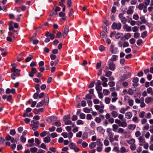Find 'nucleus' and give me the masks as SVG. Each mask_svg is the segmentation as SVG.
<instances>
[{
  "mask_svg": "<svg viewBox=\"0 0 153 153\" xmlns=\"http://www.w3.org/2000/svg\"><path fill=\"white\" fill-rule=\"evenodd\" d=\"M108 65L109 67V69L112 71H114L115 69V64L111 61H108Z\"/></svg>",
  "mask_w": 153,
  "mask_h": 153,
  "instance_id": "nucleus-5",
  "label": "nucleus"
},
{
  "mask_svg": "<svg viewBox=\"0 0 153 153\" xmlns=\"http://www.w3.org/2000/svg\"><path fill=\"white\" fill-rule=\"evenodd\" d=\"M121 26V24L120 23H117L116 22H114L112 25V27L114 30H119L120 29Z\"/></svg>",
  "mask_w": 153,
  "mask_h": 153,
  "instance_id": "nucleus-2",
  "label": "nucleus"
},
{
  "mask_svg": "<svg viewBox=\"0 0 153 153\" xmlns=\"http://www.w3.org/2000/svg\"><path fill=\"white\" fill-rule=\"evenodd\" d=\"M125 77V78L127 79L128 78L130 77L131 75V73L127 72L126 74L123 75Z\"/></svg>",
  "mask_w": 153,
  "mask_h": 153,
  "instance_id": "nucleus-28",
  "label": "nucleus"
},
{
  "mask_svg": "<svg viewBox=\"0 0 153 153\" xmlns=\"http://www.w3.org/2000/svg\"><path fill=\"white\" fill-rule=\"evenodd\" d=\"M127 142L129 144H130L131 145L135 143V140L134 139L131 138L129 140H127Z\"/></svg>",
  "mask_w": 153,
  "mask_h": 153,
  "instance_id": "nucleus-18",
  "label": "nucleus"
},
{
  "mask_svg": "<svg viewBox=\"0 0 153 153\" xmlns=\"http://www.w3.org/2000/svg\"><path fill=\"white\" fill-rule=\"evenodd\" d=\"M140 19H141V22L142 24H145L146 22V20L145 17L144 16H141L140 17Z\"/></svg>",
  "mask_w": 153,
  "mask_h": 153,
  "instance_id": "nucleus-40",
  "label": "nucleus"
},
{
  "mask_svg": "<svg viewBox=\"0 0 153 153\" xmlns=\"http://www.w3.org/2000/svg\"><path fill=\"white\" fill-rule=\"evenodd\" d=\"M110 51L112 53L116 54L118 52V48L115 47L113 45H111L110 48Z\"/></svg>",
  "mask_w": 153,
  "mask_h": 153,
  "instance_id": "nucleus-4",
  "label": "nucleus"
},
{
  "mask_svg": "<svg viewBox=\"0 0 153 153\" xmlns=\"http://www.w3.org/2000/svg\"><path fill=\"white\" fill-rule=\"evenodd\" d=\"M103 93L105 95H108L109 94L110 92L108 90L105 89L103 90Z\"/></svg>",
  "mask_w": 153,
  "mask_h": 153,
  "instance_id": "nucleus-50",
  "label": "nucleus"
},
{
  "mask_svg": "<svg viewBox=\"0 0 153 153\" xmlns=\"http://www.w3.org/2000/svg\"><path fill=\"white\" fill-rule=\"evenodd\" d=\"M136 127V126L134 124H130L128 126V128L129 129L134 130Z\"/></svg>",
  "mask_w": 153,
  "mask_h": 153,
  "instance_id": "nucleus-22",
  "label": "nucleus"
},
{
  "mask_svg": "<svg viewBox=\"0 0 153 153\" xmlns=\"http://www.w3.org/2000/svg\"><path fill=\"white\" fill-rule=\"evenodd\" d=\"M123 28L126 30L127 32H130L131 31V27L130 26H128L127 24H124L123 26Z\"/></svg>",
  "mask_w": 153,
  "mask_h": 153,
  "instance_id": "nucleus-8",
  "label": "nucleus"
},
{
  "mask_svg": "<svg viewBox=\"0 0 153 153\" xmlns=\"http://www.w3.org/2000/svg\"><path fill=\"white\" fill-rule=\"evenodd\" d=\"M145 112L144 111H142L140 113L139 116L140 118H143L145 115Z\"/></svg>",
  "mask_w": 153,
  "mask_h": 153,
  "instance_id": "nucleus-56",
  "label": "nucleus"
},
{
  "mask_svg": "<svg viewBox=\"0 0 153 153\" xmlns=\"http://www.w3.org/2000/svg\"><path fill=\"white\" fill-rule=\"evenodd\" d=\"M37 72V71L36 68H31V71L29 73V75L30 77H33L34 74L36 73Z\"/></svg>",
  "mask_w": 153,
  "mask_h": 153,
  "instance_id": "nucleus-7",
  "label": "nucleus"
},
{
  "mask_svg": "<svg viewBox=\"0 0 153 153\" xmlns=\"http://www.w3.org/2000/svg\"><path fill=\"white\" fill-rule=\"evenodd\" d=\"M108 136L109 138V140L110 142H112L114 140L113 134L112 133H109L108 134Z\"/></svg>",
  "mask_w": 153,
  "mask_h": 153,
  "instance_id": "nucleus-20",
  "label": "nucleus"
},
{
  "mask_svg": "<svg viewBox=\"0 0 153 153\" xmlns=\"http://www.w3.org/2000/svg\"><path fill=\"white\" fill-rule=\"evenodd\" d=\"M38 149L36 147L31 148L30 149V151L31 153H35L36 152Z\"/></svg>",
  "mask_w": 153,
  "mask_h": 153,
  "instance_id": "nucleus-31",
  "label": "nucleus"
},
{
  "mask_svg": "<svg viewBox=\"0 0 153 153\" xmlns=\"http://www.w3.org/2000/svg\"><path fill=\"white\" fill-rule=\"evenodd\" d=\"M53 125H55L57 127L60 126H61V124L60 123V121H58L57 122L54 123L53 124Z\"/></svg>",
  "mask_w": 153,
  "mask_h": 153,
  "instance_id": "nucleus-44",
  "label": "nucleus"
},
{
  "mask_svg": "<svg viewBox=\"0 0 153 153\" xmlns=\"http://www.w3.org/2000/svg\"><path fill=\"white\" fill-rule=\"evenodd\" d=\"M23 116L24 117H32L33 116V115L31 113H30L29 114H28L27 113H25L23 114Z\"/></svg>",
  "mask_w": 153,
  "mask_h": 153,
  "instance_id": "nucleus-41",
  "label": "nucleus"
},
{
  "mask_svg": "<svg viewBox=\"0 0 153 153\" xmlns=\"http://www.w3.org/2000/svg\"><path fill=\"white\" fill-rule=\"evenodd\" d=\"M112 117L113 118H116L118 115V114L117 111H112L111 113Z\"/></svg>",
  "mask_w": 153,
  "mask_h": 153,
  "instance_id": "nucleus-16",
  "label": "nucleus"
},
{
  "mask_svg": "<svg viewBox=\"0 0 153 153\" xmlns=\"http://www.w3.org/2000/svg\"><path fill=\"white\" fill-rule=\"evenodd\" d=\"M47 133V131H44L40 133V135L42 137H43L45 136Z\"/></svg>",
  "mask_w": 153,
  "mask_h": 153,
  "instance_id": "nucleus-61",
  "label": "nucleus"
},
{
  "mask_svg": "<svg viewBox=\"0 0 153 153\" xmlns=\"http://www.w3.org/2000/svg\"><path fill=\"white\" fill-rule=\"evenodd\" d=\"M64 121L65 122V125H71L72 123V121L70 120H68Z\"/></svg>",
  "mask_w": 153,
  "mask_h": 153,
  "instance_id": "nucleus-60",
  "label": "nucleus"
},
{
  "mask_svg": "<svg viewBox=\"0 0 153 153\" xmlns=\"http://www.w3.org/2000/svg\"><path fill=\"white\" fill-rule=\"evenodd\" d=\"M92 98V97L89 94H88L85 95V98H83L84 100L91 99Z\"/></svg>",
  "mask_w": 153,
  "mask_h": 153,
  "instance_id": "nucleus-46",
  "label": "nucleus"
},
{
  "mask_svg": "<svg viewBox=\"0 0 153 153\" xmlns=\"http://www.w3.org/2000/svg\"><path fill=\"white\" fill-rule=\"evenodd\" d=\"M134 8L133 6H130L128 7V9L126 11V13L128 14H132L134 12L133 9Z\"/></svg>",
  "mask_w": 153,
  "mask_h": 153,
  "instance_id": "nucleus-9",
  "label": "nucleus"
},
{
  "mask_svg": "<svg viewBox=\"0 0 153 153\" xmlns=\"http://www.w3.org/2000/svg\"><path fill=\"white\" fill-rule=\"evenodd\" d=\"M96 146V143L95 142H92L89 145V147L91 149L94 148Z\"/></svg>",
  "mask_w": 153,
  "mask_h": 153,
  "instance_id": "nucleus-26",
  "label": "nucleus"
},
{
  "mask_svg": "<svg viewBox=\"0 0 153 153\" xmlns=\"http://www.w3.org/2000/svg\"><path fill=\"white\" fill-rule=\"evenodd\" d=\"M20 140L22 142L24 143L26 141V139L24 136L22 135L20 138Z\"/></svg>",
  "mask_w": 153,
  "mask_h": 153,
  "instance_id": "nucleus-54",
  "label": "nucleus"
},
{
  "mask_svg": "<svg viewBox=\"0 0 153 153\" xmlns=\"http://www.w3.org/2000/svg\"><path fill=\"white\" fill-rule=\"evenodd\" d=\"M88 137V134L86 132H84L82 134V139L83 140H85Z\"/></svg>",
  "mask_w": 153,
  "mask_h": 153,
  "instance_id": "nucleus-35",
  "label": "nucleus"
},
{
  "mask_svg": "<svg viewBox=\"0 0 153 153\" xmlns=\"http://www.w3.org/2000/svg\"><path fill=\"white\" fill-rule=\"evenodd\" d=\"M117 132L121 134H123L124 133V130L123 128H119L118 129V131Z\"/></svg>",
  "mask_w": 153,
  "mask_h": 153,
  "instance_id": "nucleus-64",
  "label": "nucleus"
},
{
  "mask_svg": "<svg viewBox=\"0 0 153 153\" xmlns=\"http://www.w3.org/2000/svg\"><path fill=\"white\" fill-rule=\"evenodd\" d=\"M104 144L105 146H108L109 145V143L107 140H104Z\"/></svg>",
  "mask_w": 153,
  "mask_h": 153,
  "instance_id": "nucleus-55",
  "label": "nucleus"
},
{
  "mask_svg": "<svg viewBox=\"0 0 153 153\" xmlns=\"http://www.w3.org/2000/svg\"><path fill=\"white\" fill-rule=\"evenodd\" d=\"M43 141L46 143H48L51 141V139L49 137L47 136L43 139Z\"/></svg>",
  "mask_w": 153,
  "mask_h": 153,
  "instance_id": "nucleus-23",
  "label": "nucleus"
},
{
  "mask_svg": "<svg viewBox=\"0 0 153 153\" xmlns=\"http://www.w3.org/2000/svg\"><path fill=\"white\" fill-rule=\"evenodd\" d=\"M131 34L130 33H128L125 35L124 37L126 39H128L131 37Z\"/></svg>",
  "mask_w": 153,
  "mask_h": 153,
  "instance_id": "nucleus-49",
  "label": "nucleus"
},
{
  "mask_svg": "<svg viewBox=\"0 0 153 153\" xmlns=\"http://www.w3.org/2000/svg\"><path fill=\"white\" fill-rule=\"evenodd\" d=\"M95 121L97 123H100L101 122V119L99 117H96L95 119Z\"/></svg>",
  "mask_w": 153,
  "mask_h": 153,
  "instance_id": "nucleus-63",
  "label": "nucleus"
},
{
  "mask_svg": "<svg viewBox=\"0 0 153 153\" xmlns=\"http://www.w3.org/2000/svg\"><path fill=\"white\" fill-rule=\"evenodd\" d=\"M132 116V113L131 112H127L125 114V118L127 119H130Z\"/></svg>",
  "mask_w": 153,
  "mask_h": 153,
  "instance_id": "nucleus-11",
  "label": "nucleus"
},
{
  "mask_svg": "<svg viewBox=\"0 0 153 153\" xmlns=\"http://www.w3.org/2000/svg\"><path fill=\"white\" fill-rule=\"evenodd\" d=\"M39 122L36 120H32L31 121V126H32V128L33 130L35 131L38 128L39 126Z\"/></svg>",
  "mask_w": 153,
  "mask_h": 153,
  "instance_id": "nucleus-1",
  "label": "nucleus"
},
{
  "mask_svg": "<svg viewBox=\"0 0 153 153\" xmlns=\"http://www.w3.org/2000/svg\"><path fill=\"white\" fill-rule=\"evenodd\" d=\"M79 117L80 119H84L85 117V115L83 113H80L79 114Z\"/></svg>",
  "mask_w": 153,
  "mask_h": 153,
  "instance_id": "nucleus-48",
  "label": "nucleus"
},
{
  "mask_svg": "<svg viewBox=\"0 0 153 153\" xmlns=\"http://www.w3.org/2000/svg\"><path fill=\"white\" fill-rule=\"evenodd\" d=\"M44 104V101H41L40 102H38L36 105L37 107H39L42 106Z\"/></svg>",
  "mask_w": 153,
  "mask_h": 153,
  "instance_id": "nucleus-47",
  "label": "nucleus"
},
{
  "mask_svg": "<svg viewBox=\"0 0 153 153\" xmlns=\"http://www.w3.org/2000/svg\"><path fill=\"white\" fill-rule=\"evenodd\" d=\"M96 89L98 91V92L101 91L102 90V87L99 85H96Z\"/></svg>",
  "mask_w": 153,
  "mask_h": 153,
  "instance_id": "nucleus-37",
  "label": "nucleus"
},
{
  "mask_svg": "<svg viewBox=\"0 0 153 153\" xmlns=\"http://www.w3.org/2000/svg\"><path fill=\"white\" fill-rule=\"evenodd\" d=\"M119 126L117 124H114L112 125V130L114 132H117V129Z\"/></svg>",
  "mask_w": 153,
  "mask_h": 153,
  "instance_id": "nucleus-17",
  "label": "nucleus"
},
{
  "mask_svg": "<svg viewBox=\"0 0 153 153\" xmlns=\"http://www.w3.org/2000/svg\"><path fill=\"white\" fill-rule=\"evenodd\" d=\"M152 99L151 97H147V98H146L145 99V102L146 103H149V102H151V101H152Z\"/></svg>",
  "mask_w": 153,
  "mask_h": 153,
  "instance_id": "nucleus-29",
  "label": "nucleus"
},
{
  "mask_svg": "<svg viewBox=\"0 0 153 153\" xmlns=\"http://www.w3.org/2000/svg\"><path fill=\"white\" fill-rule=\"evenodd\" d=\"M100 107V108L99 110V113H102L104 112V105L103 104H101Z\"/></svg>",
  "mask_w": 153,
  "mask_h": 153,
  "instance_id": "nucleus-32",
  "label": "nucleus"
},
{
  "mask_svg": "<svg viewBox=\"0 0 153 153\" xmlns=\"http://www.w3.org/2000/svg\"><path fill=\"white\" fill-rule=\"evenodd\" d=\"M118 58V56L116 55H113L112 56L111 59V61H116Z\"/></svg>",
  "mask_w": 153,
  "mask_h": 153,
  "instance_id": "nucleus-21",
  "label": "nucleus"
},
{
  "mask_svg": "<svg viewBox=\"0 0 153 153\" xmlns=\"http://www.w3.org/2000/svg\"><path fill=\"white\" fill-rule=\"evenodd\" d=\"M105 74V76L107 77H109L112 74V72L110 71H107V70H104Z\"/></svg>",
  "mask_w": 153,
  "mask_h": 153,
  "instance_id": "nucleus-15",
  "label": "nucleus"
},
{
  "mask_svg": "<svg viewBox=\"0 0 153 153\" xmlns=\"http://www.w3.org/2000/svg\"><path fill=\"white\" fill-rule=\"evenodd\" d=\"M96 142L97 145L98 146H103V144L101 142L100 139H97V140Z\"/></svg>",
  "mask_w": 153,
  "mask_h": 153,
  "instance_id": "nucleus-34",
  "label": "nucleus"
},
{
  "mask_svg": "<svg viewBox=\"0 0 153 153\" xmlns=\"http://www.w3.org/2000/svg\"><path fill=\"white\" fill-rule=\"evenodd\" d=\"M5 92L6 94H9L10 93L14 94L15 93V90L13 88L10 89L9 88H8L6 89Z\"/></svg>",
  "mask_w": 153,
  "mask_h": 153,
  "instance_id": "nucleus-13",
  "label": "nucleus"
},
{
  "mask_svg": "<svg viewBox=\"0 0 153 153\" xmlns=\"http://www.w3.org/2000/svg\"><path fill=\"white\" fill-rule=\"evenodd\" d=\"M100 36L104 41L105 39L107 37V35L105 32L104 31H102L100 33Z\"/></svg>",
  "mask_w": 153,
  "mask_h": 153,
  "instance_id": "nucleus-12",
  "label": "nucleus"
},
{
  "mask_svg": "<svg viewBox=\"0 0 153 153\" xmlns=\"http://www.w3.org/2000/svg\"><path fill=\"white\" fill-rule=\"evenodd\" d=\"M109 109L110 111H112L116 110L117 109V108L115 105L111 104L110 105L109 107Z\"/></svg>",
  "mask_w": 153,
  "mask_h": 153,
  "instance_id": "nucleus-24",
  "label": "nucleus"
},
{
  "mask_svg": "<svg viewBox=\"0 0 153 153\" xmlns=\"http://www.w3.org/2000/svg\"><path fill=\"white\" fill-rule=\"evenodd\" d=\"M144 5L142 4H140L137 7H138V9L141 10L144 8Z\"/></svg>",
  "mask_w": 153,
  "mask_h": 153,
  "instance_id": "nucleus-38",
  "label": "nucleus"
},
{
  "mask_svg": "<svg viewBox=\"0 0 153 153\" xmlns=\"http://www.w3.org/2000/svg\"><path fill=\"white\" fill-rule=\"evenodd\" d=\"M111 101V99L108 97H106L105 99V102L107 104H108L110 103Z\"/></svg>",
  "mask_w": 153,
  "mask_h": 153,
  "instance_id": "nucleus-45",
  "label": "nucleus"
},
{
  "mask_svg": "<svg viewBox=\"0 0 153 153\" xmlns=\"http://www.w3.org/2000/svg\"><path fill=\"white\" fill-rule=\"evenodd\" d=\"M70 118L71 115L70 114H68L66 115H65L63 117V121H64L68 120L70 119Z\"/></svg>",
  "mask_w": 153,
  "mask_h": 153,
  "instance_id": "nucleus-25",
  "label": "nucleus"
},
{
  "mask_svg": "<svg viewBox=\"0 0 153 153\" xmlns=\"http://www.w3.org/2000/svg\"><path fill=\"white\" fill-rule=\"evenodd\" d=\"M120 152L122 153H124L125 152H128V150H127L125 147H122L120 148Z\"/></svg>",
  "mask_w": 153,
  "mask_h": 153,
  "instance_id": "nucleus-33",
  "label": "nucleus"
},
{
  "mask_svg": "<svg viewBox=\"0 0 153 153\" xmlns=\"http://www.w3.org/2000/svg\"><path fill=\"white\" fill-rule=\"evenodd\" d=\"M139 144L140 146H143V144L146 142L144 137L143 136H141L138 138Z\"/></svg>",
  "mask_w": 153,
  "mask_h": 153,
  "instance_id": "nucleus-6",
  "label": "nucleus"
},
{
  "mask_svg": "<svg viewBox=\"0 0 153 153\" xmlns=\"http://www.w3.org/2000/svg\"><path fill=\"white\" fill-rule=\"evenodd\" d=\"M127 110V109L125 108H122L120 110V113L124 114L126 111Z\"/></svg>",
  "mask_w": 153,
  "mask_h": 153,
  "instance_id": "nucleus-57",
  "label": "nucleus"
},
{
  "mask_svg": "<svg viewBox=\"0 0 153 153\" xmlns=\"http://www.w3.org/2000/svg\"><path fill=\"white\" fill-rule=\"evenodd\" d=\"M100 79L103 82H107L108 81V79L103 76H101L100 77Z\"/></svg>",
  "mask_w": 153,
  "mask_h": 153,
  "instance_id": "nucleus-27",
  "label": "nucleus"
},
{
  "mask_svg": "<svg viewBox=\"0 0 153 153\" xmlns=\"http://www.w3.org/2000/svg\"><path fill=\"white\" fill-rule=\"evenodd\" d=\"M132 121L134 123H138L139 121L138 117L137 116L134 117L132 118Z\"/></svg>",
  "mask_w": 153,
  "mask_h": 153,
  "instance_id": "nucleus-39",
  "label": "nucleus"
},
{
  "mask_svg": "<svg viewBox=\"0 0 153 153\" xmlns=\"http://www.w3.org/2000/svg\"><path fill=\"white\" fill-rule=\"evenodd\" d=\"M39 147V148H42L45 149H47L46 145L44 143H42Z\"/></svg>",
  "mask_w": 153,
  "mask_h": 153,
  "instance_id": "nucleus-58",
  "label": "nucleus"
},
{
  "mask_svg": "<svg viewBox=\"0 0 153 153\" xmlns=\"http://www.w3.org/2000/svg\"><path fill=\"white\" fill-rule=\"evenodd\" d=\"M127 123L126 121L123 122H121L120 124L119 125V126H121L123 128H125L127 126Z\"/></svg>",
  "mask_w": 153,
  "mask_h": 153,
  "instance_id": "nucleus-19",
  "label": "nucleus"
},
{
  "mask_svg": "<svg viewBox=\"0 0 153 153\" xmlns=\"http://www.w3.org/2000/svg\"><path fill=\"white\" fill-rule=\"evenodd\" d=\"M16 133V131L14 129H11L10 130V134L12 135V136H14Z\"/></svg>",
  "mask_w": 153,
  "mask_h": 153,
  "instance_id": "nucleus-52",
  "label": "nucleus"
},
{
  "mask_svg": "<svg viewBox=\"0 0 153 153\" xmlns=\"http://www.w3.org/2000/svg\"><path fill=\"white\" fill-rule=\"evenodd\" d=\"M128 103L130 106H132L133 105L134 101L132 100L128 99Z\"/></svg>",
  "mask_w": 153,
  "mask_h": 153,
  "instance_id": "nucleus-53",
  "label": "nucleus"
},
{
  "mask_svg": "<svg viewBox=\"0 0 153 153\" xmlns=\"http://www.w3.org/2000/svg\"><path fill=\"white\" fill-rule=\"evenodd\" d=\"M92 110V108L89 109L87 108H83V111L85 113H89Z\"/></svg>",
  "mask_w": 153,
  "mask_h": 153,
  "instance_id": "nucleus-30",
  "label": "nucleus"
},
{
  "mask_svg": "<svg viewBox=\"0 0 153 153\" xmlns=\"http://www.w3.org/2000/svg\"><path fill=\"white\" fill-rule=\"evenodd\" d=\"M69 27L68 26L66 25L65 26L64 30V34L63 35V37L64 38H65L66 36L67 35L68 32L69 31Z\"/></svg>",
  "mask_w": 153,
  "mask_h": 153,
  "instance_id": "nucleus-10",
  "label": "nucleus"
},
{
  "mask_svg": "<svg viewBox=\"0 0 153 153\" xmlns=\"http://www.w3.org/2000/svg\"><path fill=\"white\" fill-rule=\"evenodd\" d=\"M147 32L145 31L141 33V36L143 38H144L147 36Z\"/></svg>",
  "mask_w": 153,
  "mask_h": 153,
  "instance_id": "nucleus-36",
  "label": "nucleus"
},
{
  "mask_svg": "<svg viewBox=\"0 0 153 153\" xmlns=\"http://www.w3.org/2000/svg\"><path fill=\"white\" fill-rule=\"evenodd\" d=\"M144 148L145 149H147L149 147V144L145 142L143 144V146Z\"/></svg>",
  "mask_w": 153,
  "mask_h": 153,
  "instance_id": "nucleus-62",
  "label": "nucleus"
},
{
  "mask_svg": "<svg viewBox=\"0 0 153 153\" xmlns=\"http://www.w3.org/2000/svg\"><path fill=\"white\" fill-rule=\"evenodd\" d=\"M11 66L12 67V68L11 69L13 73H16L17 75L18 76L20 74V70H18L16 69V64H13Z\"/></svg>",
  "mask_w": 153,
  "mask_h": 153,
  "instance_id": "nucleus-3",
  "label": "nucleus"
},
{
  "mask_svg": "<svg viewBox=\"0 0 153 153\" xmlns=\"http://www.w3.org/2000/svg\"><path fill=\"white\" fill-rule=\"evenodd\" d=\"M121 22L123 24H126L125 23H126V19L125 17H123V18H121V19H120Z\"/></svg>",
  "mask_w": 153,
  "mask_h": 153,
  "instance_id": "nucleus-59",
  "label": "nucleus"
},
{
  "mask_svg": "<svg viewBox=\"0 0 153 153\" xmlns=\"http://www.w3.org/2000/svg\"><path fill=\"white\" fill-rule=\"evenodd\" d=\"M136 148V146L135 143L130 145V148L132 151H134L135 150Z\"/></svg>",
  "mask_w": 153,
  "mask_h": 153,
  "instance_id": "nucleus-43",
  "label": "nucleus"
},
{
  "mask_svg": "<svg viewBox=\"0 0 153 153\" xmlns=\"http://www.w3.org/2000/svg\"><path fill=\"white\" fill-rule=\"evenodd\" d=\"M126 80V79L123 75L120 76L119 78V81L120 82H123Z\"/></svg>",
  "mask_w": 153,
  "mask_h": 153,
  "instance_id": "nucleus-51",
  "label": "nucleus"
},
{
  "mask_svg": "<svg viewBox=\"0 0 153 153\" xmlns=\"http://www.w3.org/2000/svg\"><path fill=\"white\" fill-rule=\"evenodd\" d=\"M97 129L98 131L102 134H103L105 131L104 129L102 126H99L97 128Z\"/></svg>",
  "mask_w": 153,
  "mask_h": 153,
  "instance_id": "nucleus-14",
  "label": "nucleus"
},
{
  "mask_svg": "<svg viewBox=\"0 0 153 153\" xmlns=\"http://www.w3.org/2000/svg\"><path fill=\"white\" fill-rule=\"evenodd\" d=\"M69 147L71 149H73L76 146L75 144L73 143H70L69 145Z\"/></svg>",
  "mask_w": 153,
  "mask_h": 153,
  "instance_id": "nucleus-42",
  "label": "nucleus"
}]
</instances>
